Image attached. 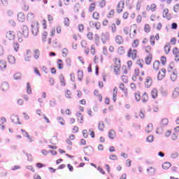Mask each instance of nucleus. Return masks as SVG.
<instances>
[{
    "instance_id": "obj_1",
    "label": "nucleus",
    "mask_w": 179,
    "mask_h": 179,
    "mask_svg": "<svg viewBox=\"0 0 179 179\" xmlns=\"http://www.w3.org/2000/svg\"><path fill=\"white\" fill-rule=\"evenodd\" d=\"M159 40H160V34H156L155 36V35H151L150 36V45H148L146 46H143V52H145V54H152V46H155L156 45V41H159Z\"/></svg>"
},
{
    "instance_id": "obj_2",
    "label": "nucleus",
    "mask_w": 179,
    "mask_h": 179,
    "mask_svg": "<svg viewBox=\"0 0 179 179\" xmlns=\"http://www.w3.org/2000/svg\"><path fill=\"white\" fill-rule=\"evenodd\" d=\"M113 64L110 66V69L114 75H121V58L115 56L112 59Z\"/></svg>"
},
{
    "instance_id": "obj_3",
    "label": "nucleus",
    "mask_w": 179,
    "mask_h": 179,
    "mask_svg": "<svg viewBox=\"0 0 179 179\" xmlns=\"http://www.w3.org/2000/svg\"><path fill=\"white\" fill-rule=\"evenodd\" d=\"M29 37V27L23 25L17 34L18 43H23Z\"/></svg>"
},
{
    "instance_id": "obj_4",
    "label": "nucleus",
    "mask_w": 179,
    "mask_h": 179,
    "mask_svg": "<svg viewBox=\"0 0 179 179\" xmlns=\"http://www.w3.org/2000/svg\"><path fill=\"white\" fill-rule=\"evenodd\" d=\"M31 27L32 34L37 36V34H38V22L37 21L32 22Z\"/></svg>"
},
{
    "instance_id": "obj_5",
    "label": "nucleus",
    "mask_w": 179,
    "mask_h": 179,
    "mask_svg": "<svg viewBox=\"0 0 179 179\" xmlns=\"http://www.w3.org/2000/svg\"><path fill=\"white\" fill-rule=\"evenodd\" d=\"M127 57L134 60L138 57V50L129 48L127 52Z\"/></svg>"
},
{
    "instance_id": "obj_6",
    "label": "nucleus",
    "mask_w": 179,
    "mask_h": 179,
    "mask_svg": "<svg viewBox=\"0 0 179 179\" xmlns=\"http://www.w3.org/2000/svg\"><path fill=\"white\" fill-rule=\"evenodd\" d=\"M125 6V0H120L116 6V12L117 13H122L124 10V8Z\"/></svg>"
},
{
    "instance_id": "obj_7",
    "label": "nucleus",
    "mask_w": 179,
    "mask_h": 179,
    "mask_svg": "<svg viewBox=\"0 0 179 179\" xmlns=\"http://www.w3.org/2000/svg\"><path fill=\"white\" fill-rule=\"evenodd\" d=\"M153 85V78L149 76H146L144 79V86L149 89V87H152Z\"/></svg>"
},
{
    "instance_id": "obj_8",
    "label": "nucleus",
    "mask_w": 179,
    "mask_h": 179,
    "mask_svg": "<svg viewBox=\"0 0 179 179\" xmlns=\"http://www.w3.org/2000/svg\"><path fill=\"white\" fill-rule=\"evenodd\" d=\"M41 39L43 43H48L49 45H51V38H48V32L44 31L42 33Z\"/></svg>"
},
{
    "instance_id": "obj_9",
    "label": "nucleus",
    "mask_w": 179,
    "mask_h": 179,
    "mask_svg": "<svg viewBox=\"0 0 179 179\" xmlns=\"http://www.w3.org/2000/svg\"><path fill=\"white\" fill-rule=\"evenodd\" d=\"M162 17H164V19H166V20H171L172 16H171V14H170V10H169V8H165L163 9Z\"/></svg>"
},
{
    "instance_id": "obj_10",
    "label": "nucleus",
    "mask_w": 179,
    "mask_h": 179,
    "mask_svg": "<svg viewBox=\"0 0 179 179\" xmlns=\"http://www.w3.org/2000/svg\"><path fill=\"white\" fill-rule=\"evenodd\" d=\"M119 89L122 91L124 97H128V88L125 86V84L120 83L119 84Z\"/></svg>"
},
{
    "instance_id": "obj_11",
    "label": "nucleus",
    "mask_w": 179,
    "mask_h": 179,
    "mask_svg": "<svg viewBox=\"0 0 179 179\" xmlns=\"http://www.w3.org/2000/svg\"><path fill=\"white\" fill-rule=\"evenodd\" d=\"M9 87H10V85H9V83L6 81H3L0 84V89L2 92H8Z\"/></svg>"
},
{
    "instance_id": "obj_12",
    "label": "nucleus",
    "mask_w": 179,
    "mask_h": 179,
    "mask_svg": "<svg viewBox=\"0 0 179 179\" xmlns=\"http://www.w3.org/2000/svg\"><path fill=\"white\" fill-rule=\"evenodd\" d=\"M166 70L165 68L161 69V70L159 71L157 74L158 80H162L163 79H164V78H166Z\"/></svg>"
},
{
    "instance_id": "obj_13",
    "label": "nucleus",
    "mask_w": 179,
    "mask_h": 179,
    "mask_svg": "<svg viewBox=\"0 0 179 179\" xmlns=\"http://www.w3.org/2000/svg\"><path fill=\"white\" fill-rule=\"evenodd\" d=\"M83 48H85V52L87 55H89V52H90V49L89 48V45H87V41L83 40L80 43Z\"/></svg>"
},
{
    "instance_id": "obj_14",
    "label": "nucleus",
    "mask_w": 179,
    "mask_h": 179,
    "mask_svg": "<svg viewBox=\"0 0 179 179\" xmlns=\"http://www.w3.org/2000/svg\"><path fill=\"white\" fill-rule=\"evenodd\" d=\"M101 40L103 44H106V43L110 40V35L106 32H102L101 34Z\"/></svg>"
},
{
    "instance_id": "obj_15",
    "label": "nucleus",
    "mask_w": 179,
    "mask_h": 179,
    "mask_svg": "<svg viewBox=\"0 0 179 179\" xmlns=\"http://www.w3.org/2000/svg\"><path fill=\"white\" fill-rule=\"evenodd\" d=\"M6 37L7 40H10V41L15 40V38H16V34L13 31H8L6 32Z\"/></svg>"
},
{
    "instance_id": "obj_16",
    "label": "nucleus",
    "mask_w": 179,
    "mask_h": 179,
    "mask_svg": "<svg viewBox=\"0 0 179 179\" xmlns=\"http://www.w3.org/2000/svg\"><path fill=\"white\" fill-rule=\"evenodd\" d=\"M17 20H18L20 23H23L24 20H26V15L23 12H20L17 15Z\"/></svg>"
},
{
    "instance_id": "obj_17",
    "label": "nucleus",
    "mask_w": 179,
    "mask_h": 179,
    "mask_svg": "<svg viewBox=\"0 0 179 179\" xmlns=\"http://www.w3.org/2000/svg\"><path fill=\"white\" fill-rule=\"evenodd\" d=\"M146 10L156 12L157 10V5L155 3H152L150 6H147Z\"/></svg>"
},
{
    "instance_id": "obj_18",
    "label": "nucleus",
    "mask_w": 179,
    "mask_h": 179,
    "mask_svg": "<svg viewBox=\"0 0 179 179\" xmlns=\"http://www.w3.org/2000/svg\"><path fill=\"white\" fill-rule=\"evenodd\" d=\"M172 52L175 57L176 62H178L179 61V49L177 47L173 48Z\"/></svg>"
},
{
    "instance_id": "obj_19",
    "label": "nucleus",
    "mask_w": 179,
    "mask_h": 179,
    "mask_svg": "<svg viewBox=\"0 0 179 179\" xmlns=\"http://www.w3.org/2000/svg\"><path fill=\"white\" fill-rule=\"evenodd\" d=\"M144 61L146 65H150V64H152V61H153V55L152 54L148 55L145 57Z\"/></svg>"
},
{
    "instance_id": "obj_20",
    "label": "nucleus",
    "mask_w": 179,
    "mask_h": 179,
    "mask_svg": "<svg viewBox=\"0 0 179 179\" xmlns=\"http://www.w3.org/2000/svg\"><path fill=\"white\" fill-rule=\"evenodd\" d=\"M7 60L8 64H10V65H15V64H16V57L13 55H8Z\"/></svg>"
},
{
    "instance_id": "obj_21",
    "label": "nucleus",
    "mask_w": 179,
    "mask_h": 179,
    "mask_svg": "<svg viewBox=\"0 0 179 179\" xmlns=\"http://www.w3.org/2000/svg\"><path fill=\"white\" fill-rule=\"evenodd\" d=\"M160 69V62L159 60H155L152 62V69L154 71H159Z\"/></svg>"
},
{
    "instance_id": "obj_22",
    "label": "nucleus",
    "mask_w": 179,
    "mask_h": 179,
    "mask_svg": "<svg viewBox=\"0 0 179 179\" xmlns=\"http://www.w3.org/2000/svg\"><path fill=\"white\" fill-rule=\"evenodd\" d=\"M96 1H93L89 5L88 11L90 12V13H92V12H94V10H96Z\"/></svg>"
},
{
    "instance_id": "obj_23",
    "label": "nucleus",
    "mask_w": 179,
    "mask_h": 179,
    "mask_svg": "<svg viewBox=\"0 0 179 179\" xmlns=\"http://www.w3.org/2000/svg\"><path fill=\"white\" fill-rule=\"evenodd\" d=\"M10 120L13 124H20V120L19 119V116L17 115H12Z\"/></svg>"
},
{
    "instance_id": "obj_24",
    "label": "nucleus",
    "mask_w": 179,
    "mask_h": 179,
    "mask_svg": "<svg viewBox=\"0 0 179 179\" xmlns=\"http://www.w3.org/2000/svg\"><path fill=\"white\" fill-rule=\"evenodd\" d=\"M115 43L117 44L121 45L124 43V38L121 35H117L115 38Z\"/></svg>"
},
{
    "instance_id": "obj_25",
    "label": "nucleus",
    "mask_w": 179,
    "mask_h": 179,
    "mask_svg": "<svg viewBox=\"0 0 179 179\" xmlns=\"http://www.w3.org/2000/svg\"><path fill=\"white\" fill-rule=\"evenodd\" d=\"M94 95L96 99L99 100V101H103V96L101 94L99 90H95L94 92Z\"/></svg>"
},
{
    "instance_id": "obj_26",
    "label": "nucleus",
    "mask_w": 179,
    "mask_h": 179,
    "mask_svg": "<svg viewBox=\"0 0 179 179\" xmlns=\"http://www.w3.org/2000/svg\"><path fill=\"white\" fill-rule=\"evenodd\" d=\"M178 76V72H177V70H173L171 73L170 78L172 80L173 82H175V80H177V76Z\"/></svg>"
},
{
    "instance_id": "obj_27",
    "label": "nucleus",
    "mask_w": 179,
    "mask_h": 179,
    "mask_svg": "<svg viewBox=\"0 0 179 179\" xmlns=\"http://www.w3.org/2000/svg\"><path fill=\"white\" fill-rule=\"evenodd\" d=\"M118 94V87H115L113 91V100L114 103L117 101V95Z\"/></svg>"
},
{
    "instance_id": "obj_28",
    "label": "nucleus",
    "mask_w": 179,
    "mask_h": 179,
    "mask_svg": "<svg viewBox=\"0 0 179 179\" xmlns=\"http://www.w3.org/2000/svg\"><path fill=\"white\" fill-rule=\"evenodd\" d=\"M132 48H138L139 47V39L135 38L131 43Z\"/></svg>"
},
{
    "instance_id": "obj_29",
    "label": "nucleus",
    "mask_w": 179,
    "mask_h": 179,
    "mask_svg": "<svg viewBox=\"0 0 179 179\" xmlns=\"http://www.w3.org/2000/svg\"><path fill=\"white\" fill-rule=\"evenodd\" d=\"M107 17L108 19H113L114 16H115V10L110 9L108 13H107Z\"/></svg>"
},
{
    "instance_id": "obj_30",
    "label": "nucleus",
    "mask_w": 179,
    "mask_h": 179,
    "mask_svg": "<svg viewBox=\"0 0 179 179\" xmlns=\"http://www.w3.org/2000/svg\"><path fill=\"white\" fill-rule=\"evenodd\" d=\"M108 136H109L110 139H115V136H117L115 130L110 129L108 132Z\"/></svg>"
},
{
    "instance_id": "obj_31",
    "label": "nucleus",
    "mask_w": 179,
    "mask_h": 179,
    "mask_svg": "<svg viewBox=\"0 0 179 179\" xmlns=\"http://www.w3.org/2000/svg\"><path fill=\"white\" fill-rule=\"evenodd\" d=\"M84 150V153H85V155H89V153H92V150H93V148L90 145L86 146L83 148Z\"/></svg>"
},
{
    "instance_id": "obj_32",
    "label": "nucleus",
    "mask_w": 179,
    "mask_h": 179,
    "mask_svg": "<svg viewBox=\"0 0 179 179\" xmlns=\"http://www.w3.org/2000/svg\"><path fill=\"white\" fill-rule=\"evenodd\" d=\"M92 19L96 21L100 20V13H99L98 11H94V13H92Z\"/></svg>"
},
{
    "instance_id": "obj_33",
    "label": "nucleus",
    "mask_w": 179,
    "mask_h": 179,
    "mask_svg": "<svg viewBox=\"0 0 179 179\" xmlns=\"http://www.w3.org/2000/svg\"><path fill=\"white\" fill-rule=\"evenodd\" d=\"M141 74V71L139 70L138 68H136L134 69V76L132 77V80L134 81V82H136V76H139V75Z\"/></svg>"
},
{
    "instance_id": "obj_34",
    "label": "nucleus",
    "mask_w": 179,
    "mask_h": 179,
    "mask_svg": "<svg viewBox=\"0 0 179 179\" xmlns=\"http://www.w3.org/2000/svg\"><path fill=\"white\" fill-rule=\"evenodd\" d=\"M57 143H58V134H56L55 136H53L50 138V143H52V145H57Z\"/></svg>"
},
{
    "instance_id": "obj_35",
    "label": "nucleus",
    "mask_w": 179,
    "mask_h": 179,
    "mask_svg": "<svg viewBox=\"0 0 179 179\" xmlns=\"http://www.w3.org/2000/svg\"><path fill=\"white\" fill-rule=\"evenodd\" d=\"M59 82L61 83V86H66V81L65 80V77L64 75L60 74L59 76Z\"/></svg>"
},
{
    "instance_id": "obj_36",
    "label": "nucleus",
    "mask_w": 179,
    "mask_h": 179,
    "mask_svg": "<svg viewBox=\"0 0 179 179\" xmlns=\"http://www.w3.org/2000/svg\"><path fill=\"white\" fill-rule=\"evenodd\" d=\"M77 120L80 124H83V115L81 113H78L76 115Z\"/></svg>"
},
{
    "instance_id": "obj_37",
    "label": "nucleus",
    "mask_w": 179,
    "mask_h": 179,
    "mask_svg": "<svg viewBox=\"0 0 179 179\" xmlns=\"http://www.w3.org/2000/svg\"><path fill=\"white\" fill-rule=\"evenodd\" d=\"M136 65L139 66V68L143 69V66L145 65V62L143 61V59H139L136 61Z\"/></svg>"
},
{
    "instance_id": "obj_38",
    "label": "nucleus",
    "mask_w": 179,
    "mask_h": 179,
    "mask_svg": "<svg viewBox=\"0 0 179 179\" xmlns=\"http://www.w3.org/2000/svg\"><path fill=\"white\" fill-rule=\"evenodd\" d=\"M173 99H177L179 96V88L176 87L174 89L173 94H172Z\"/></svg>"
},
{
    "instance_id": "obj_39",
    "label": "nucleus",
    "mask_w": 179,
    "mask_h": 179,
    "mask_svg": "<svg viewBox=\"0 0 179 179\" xmlns=\"http://www.w3.org/2000/svg\"><path fill=\"white\" fill-rule=\"evenodd\" d=\"M57 64L59 69H64V62L62 61V59H57Z\"/></svg>"
},
{
    "instance_id": "obj_40",
    "label": "nucleus",
    "mask_w": 179,
    "mask_h": 179,
    "mask_svg": "<svg viewBox=\"0 0 179 179\" xmlns=\"http://www.w3.org/2000/svg\"><path fill=\"white\" fill-rule=\"evenodd\" d=\"M165 54H169L170 51H171V46L169 45H165L164 47Z\"/></svg>"
},
{
    "instance_id": "obj_41",
    "label": "nucleus",
    "mask_w": 179,
    "mask_h": 179,
    "mask_svg": "<svg viewBox=\"0 0 179 179\" xmlns=\"http://www.w3.org/2000/svg\"><path fill=\"white\" fill-rule=\"evenodd\" d=\"M148 100H149V96L147 93L145 92L141 96V101H143V103H147Z\"/></svg>"
},
{
    "instance_id": "obj_42",
    "label": "nucleus",
    "mask_w": 179,
    "mask_h": 179,
    "mask_svg": "<svg viewBox=\"0 0 179 179\" xmlns=\"http://www.w3.org/2000/svg\"><path fill=\"white\" fill-rule=\"evenodd\" d=\"M98 129L103 132L104 131V122H99L98 123Z\"/></svg>"
},
{
    "instance_id": "obj_43",
    "label": "nucleus",
    "mask_w": 179,
    "mask_h": 179,
    "mask_svg": "<svg viewBox=\"0 0 179 179\" xmlns=\"http://www.w3.org/2000/svg\"><path fill=\"white\" fill-rule=\"evenodd\" d=\"M34 57L35 59H38L40 57V50L36 49L34 50Z\"/></svg>"
},
{
    "instance_id": "obj_44",
    "label": "nucleus",
    "mask_w": 179,
    "mask_h": 179,
    "mask_svg": "<svg viewBox=\"0 0 179 179\" xmlns=\"http://www.w3.org/2000/svg\"><path fill=\"white\" fill-rule=\"evenodd\" d=\"M6 69V62L5 60H0V69L3 70Z\"/></svg>"
},
{
    "instance_id": "obj_45",
    "label": "nucleus",
    "mask_w": 179,
    "mask_h": 179,
    "mask_svg": "<svg viewBox=\"0 0 179 179\" xmlns=\"http://www.w3.org/2000/svg\"><path fill=\"white\" fill-rule=\"evenodd\" d=\"M170 167H171V164H170V162H165L162 164V169H164V170H169Z\"/></svg>"
},
{
    "instance_id": "obj_46",
    "label": "nucleus",
    "mask_w": 179,
    "mask_h": 179,
    "mask_svg": "<svg viewBox=\"0 0 179 179\" xmlns=\"http://www.w3.org/2000/svg\"><path fill=\"white\" fill-rule=\"evenodd\" d=\"M94 43L96 45H99V44H100V36H99V34H97L94 35Z\"/></svg>"
},
{
    "instance_id": "obj_47",
    "label": "nucleus",
    "mask_w": 179,
    "mask_h": 179,
    "mask_svg": "<svg viewBox=\"0 0 179 179\" xmlns=\"http://www.w3.org/2000/svg\"><path fill=\"white\" fill-rule=\"evenodd\" d=\"M147 172L148 173H150V175H153L156 173V169H155L154 167H150L147 169Z\"/></svg>"
},
{
    "instance_id": "obj_48",
    "label": "nucleus",
    "mask_w": 179,
    "mask_h": 179,
    "mask_svg": "<svg viewBox=\"0 0 179 179\" xmlns=\"http://www.w3.org/2000/svg\"><path fill=\"white\" fill-rule=\"evenodd\" d=\"M151 30H152V27H150V25L149 24H145L144 26V31L146 33H150Z\"/></svg>"
},
{
    "instance_id": "obj_49",
    "label": "nucleus",
    "mask_w": 179,
    "mask_h": 179,
    "mask_svg": "<svg viewBox=\"0 0 179 179\" xmlns=\"http://www.w3.org/2000/svg\"><path fill=\"white\" fill-rule=\"evenodd\" d=\"M87 38H88L90 41H93V40L94 39V37L93 36V32L89 31L87 34Z\"/></svg>"
},
{
    "instance_id": "obj_50",
    "label": "nucleus",
    "mask_w": 179,
    "mask_h": 179,
    "mask_svg": "<svg viewBox=\"0 0 179 179\" xmlns=\"http://www.w3.org/2000/svg\"><path fill=\"white\" fill-rule=\"evenodd\" d=\"M160 62L162 65H163L164 66L166 65V64H167V57L162 56L160 58Z\"/></svg>"
},
{
    "instance_id": "obj_51",
    "label": "nucleus",
    "mask_w": 179,
    "mask_h": 179,
    "mask_svg": "<svg viewBox=\"0 0 179 179\" xmlns=\"http://www.w3.org/2000/svg\"><path fill=\"white\" fill-rule=\"evenodd\" d=\"M64 96L66 99H72V93L70 90H66L64 93Z\"/></svg>"
},
{
    "instance_id": "obj_52",
    "label": "nucleus",
    "mask_w": 179,
    "mask_h": 179,
    "mask_svg": "<svg viewBox=\"0 0 179 179\" xmlns=\"http://www.w3.org/2000/svg\"><path fill=\"white\" fill-rule=\"evenodd\" d=\"M78 79L80 81H82V80L83 79V71L78 70Z\"/></svg>"
},
{
    "instance_id": "obj_53",
    "label": "nucleus",
    "mask_w": 179,
    "mask_h": 179,
    "mask_svg": "<svg viewBox=\"0 0 179 179\" xmlns=\"http://www.w3.org/2000/svg\"><path fill=\"white\" fill-rule=\"evenodd\" d=\"M157 89H153L151 91V96L152 97V99H156V97H157Z\"/></svg>"
},
{
    "instance_id": "obj_54",
    "label": "nucleus",
    "mask_w": 179,
    "mask_h": 179,
    "mask_svg": "<svg viewBox=\"0 0 179 179\" xmlns=\"http://www.w3.org/2000/svg\"><path fill=\"white\" fill-rule=\"evenodd\" d=\"M62 114L66 115H71V110L70 109H62L61 110Z\"/></svg>"
},
{
    "instance_id": "obj_55",
    "label": "nucleus",
    "mask_w": 179,
    "mask_h": 179,
    "mask_svg": "<svg viewBox=\"0 0 179 179\" xmlns=\"http://www.w3.org/2000/svg\"><path fill=\"white\" fill-rule=\"evenodd\" d=\"M122 17L124 20H127V19L129 17V13L128 11H124L122 15Z\"/></svg>"
},
{
    "instance_id": "obj_56",
    "label": "nucleus",
    "mask_w": 179,
    "mask_h": 179,
    "mask_svg": "<svg viewBox=\"0 0 179 179\" xmlns=\"http://www.w3.org/2000/svg\"><path fill=\"white\" fill-rule=\"evenodd\" d=\"M137 34L138 31H136V29H134L133 32L129 34V37L130 38H135Z\"/></svg>"
},
{
    "instance_id": "obj_57",
    "label": "nucleus",
    "mask_w": 179,
    "mask_h": 179,
    "mask_svg": "<svg viewBox=\"0 0 179 179\" xmlns=\"http://www.w3.org/2000/svg\"><path fill=\"white\" fill-rule=\"evenodd\" d=\"M13 78L15 80H20V79H22V74H20V73H17L14 74Z\"/></svg>"
},
{
    "instance_id": "obj_58",
    "label": "nucleus",
    "mask_w": 179,
    "mask_h": 179,
    "mask_svg": "<svg viewBox=\"0 0 179 179\" xmlns=\"http://www.w3.org/2000/svg\"><path fill=\"white\" fill-rule=\"evenodd\" d=\"M161 125L166 126L169 125V119L167 118H164L161 121Z\"/></svg>"
},
{
    "instance_id": "obj_59",
    "label": "nucleus",
    "mask_w": 179,
    "mask_h": 179,
    "mask_svg": "<svg viewBox=\"0 0 179 179\" xmlns=\"http://www.w3.org/2000/svg\"><path fill=\"white\" fill-rule=\"evenodd\" d=\"M27 17V20H33V19H34V14L33 13H29Z\"/></svg>"
},
{
    "instance_id": "obj_60",
    "label": "nucleus",
    "mask_w": 179,
    "mask_h": 179,
    "mask_svg": "<svg viewBox=\"0 0 179 179\" xmlns=\"http://www.w3.org/2000/svg\"><path fill=\"white\" fill-rule=\"evenodd\" d=\"M27 92L28 94H31V85L29 84V83H27Z\"/></svg>"
},
{
    "instance_id": "obj_61",
    "label": "nucleus",
    "mask_w": 179,
    "mask_h": 179,
    "mask_svg": "<svg viewBox=\"0 0 179 179\" xmlns=\"http://www.w3.org/2000/svg\"><path fill=\"white\" fill-rule=\"evenodd\" d=\"M121 79L124 82V83H128V82H129L127 76H125V75L122 76Z\"/></svg>"
},
{
    "instance_id": "obj_62",
    "label": "nucleus",
    "mask_w": 179,
    "mask_h": 179,
    "mask_svg": "<svg viewBox=\"0 0 179 179\" xmlns=\"http://www.w3.org/2000/svg\"><path fill=\"white\" fill-rule=\"evenodd\" d=\"M64 25H66V27H69V24H71L69 18L65 17L64 19Z\"/></svg>"
},
{
    "instance_id": "obj_63",
    "label": "nucleus",
    "mask_w": 179,
    "mask_h": 179,
    "mask_svg": "<svg viewBox=\"0 0 179 179\" xmlns=\"http://www.w3.org/2000/svg\"><path fill=\"white\" fill-rule=\"evenodd\" d=\"M106 5H107V1H106V0H101L99 2V6L101 8H104Z\"/></svg>"
},
{
    "instance_id": "obj_64",
    "label": "nucleus",
    "mask_w": 179,
    "mask_h": 179,
    "mask_svg": "<svg viewBox=\"0 0 179 179\" xmlns=\"http://www.w3.org/2000/svg\"><path fill=\"white\" fill-rule=\"evenodd\" d=\"M173 12H175V13H178V12H179V4H176L175 6H173Z\"/></svg>"
}]
</instances>
